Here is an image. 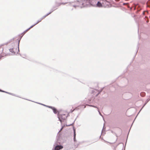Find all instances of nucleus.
Segmentation results:
<instances>
[{
    "label": "nucleus",
    "instance_id": "nucleus-1",
    "mask_svg": "<svg viewBox=\"0 0 150 150\" xmlns=\"http://www.w3.org/2000/svg\"><path fill=\"white\" fill-rule=\"evenodd\" d=\"M95 0H80V1L75 0L74 2L75 3L74 7L79 6L81 7H90L96 4Z\"/></svg>",
    "mask_w": 150,
    "mask_h": 150
},
{
    "label": "nucleus",
    "instance_id": "nucleus-10",
    "mask_svg": "<svg viewBox=\"0 0 150 150\" xmlns=\"http://www.w3.org/2000/svg\"><path fill=\"white\" fill-rule=\"evenodd\" d=\"M63 116H65V115H63Z\"/></svg>",
    "mask_w": 150,
    "mask_h": 150
},
{
    "label": "nucleus",
    "instance_id": "nucleus-11",
    "mask_svg": "<svg viewBox=\"0 0 150 150\" xmlns=\"http://www.w3.org/2000/svg\"><path fill=\"white\" fill-rule=\"evenodd\" d=\"M62 128H62V129H61V130L62 129Z\"/></svg>",
    "mask_w": 150,
    "mask_h": 150
},
{
    "label": "nucleus",
    "instance_id": "nucleus-2",
    "mask_svg": "<svg viewBox=\"0 0 150 150\" xmlns=\"http://www.w3.org/2000/svg\"><path fill=\"white\" fill-rule=\"evenodd\" d=\"M51 13V12H50V13H49L45 15V16H43L41 18V19H40V20L39 21H38L36 24H34V25L31 26L30 28H28V29H27L25 31V32L26 33V32H27L28 31L30 28H33V26H34L35 25H36L39 22H40V21H41L43 19H44V18H46L47 16L49 15L50 14V13Z\"/></svg>",
    "mask_w": 150,
    "mask_h": 150
},
{
    "label": "nucleus",
    "instance_id": "nucleus-9",
    "mask_svg": "<svg viewBox=\"0 0 150 150\" xmlns=\"http://www.w3.org/2000/svg\"><path fill=\"white\" fill-rule=\"evenodd\" d=\"M62 116V115H61V116H60V115H59V118L61 117Z\"/></svg>",
    "mask_w": 150,
    "mask_h": 150
},
{
    "label": "nucleus",
    "instance_id": "nucleus-3",
    "mask_svg": "<svg viewBox=\"0 0 150 150\" xmlns=\"http://www.w3.org/2000/svg\"><path fill=\"white\" fill-rule=\"evenodd\" d=\"M103 4L105 7H109L111 6V4L110 3L106 0H105L103 1L102 3Z\"/></svg>",
    "mask_w": 150,
    "mask_h": 150
},
{
    "label": "nucleus",
    "instance_id": "nucleus-5",
    "mask_svg": "<svg viewBox=\"0 0 150 150\" xmlns=\"http://www.w3.org/2000/svg\"><path fill=\"white\" fill-rule=\"evenodd\" d=\"M63 148V147L61 145H58L56 146L54 149L55 150H59L62 149Z\"/></svg>",
    "mask_w": 150,
    "mask_h": 150
},
{
    "label": "nucleus",
    "instance_id": "nucleus-4",
    "mask_svg": "<svg viewBox=\"0 0 150 150\" xmlns=\"http://www.w3.org/2000/svg\"><path fill=\"white\" fill-rule=\"evenodd\" d=\"M96 1V4L94 5H93V6H96L98 7H101L102 6V4H101V1H102V0H100V1H98V0H95Z\"/></svg>",
    "mask_w": 150,
    "mask_h": 150
},
{
    "label": "nucleus",
    "instance_id": "nucleus-8",
    "mask_svg": "<svg viewBox=\"0 0 150 150\" xmlns=\"http://www.w3.org/2000/svg\"><path fill=\"white\" fill-rule=\"evenodd\" d=\"M67 3H60V4L59 5V6H60V5H61V4H63V5H64V4H67Z\"/></svg>",
    "mask_w": 150,
    "mask_h": 150
},
{
    "label": "nucleus",
    "instance_id": "nucleus-6",
    "mask_svg": "<svg viewBox=\"0 0 150 150\" xmlns=\"http://www.w3.org/2000/svg\"><path fill=\"white\" fill-rule=\"evenodd\" d=\"M48 107L50 108H51L52 110H53V111L56 114L57 112V109L55 108L54 107H52V106H48Z\"/></svg>",
    "mask_w": 150,
    "mask_h": 150
},
{
    "label": "nucleus",
    "instance_id": "nucleus-7",
    "mask_svg": "<svg viewBox=\"0 0 150 150\" xmlns=\"http://www.w3.org/2000/svg\"><path fill=\"white\" fill-rule=\"evenodd\" d=\"M76 133L75 130H74V139H75V136H76Z\"/></svg>",
    "mask_w": 150,
    "mask_h": 150
}]
</instances>
